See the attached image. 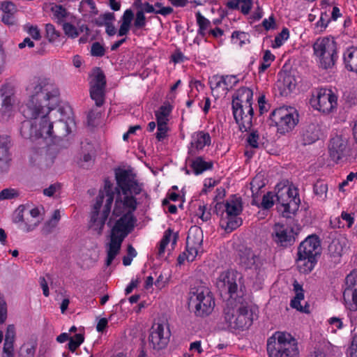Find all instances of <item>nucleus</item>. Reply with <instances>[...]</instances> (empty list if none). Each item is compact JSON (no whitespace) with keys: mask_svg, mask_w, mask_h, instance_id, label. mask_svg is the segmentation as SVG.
<instances>
[{"mask_svg":"<svg viewBox=\"0 0 357 357\" xmlns=\"http://www.w3.org/2000/svg\"><path fill=\"white\" fill-rule=\"evenodd\" d=\"M105 52V48L100 43L98 42L93 43L91 48V54L92 56L98 57L102 56Z\"/></svg>","mask_w":357,"mask_h":357,"instance_id":"0e129e2a","label":"nucleus"},{"mask_svg":"<svg viewBox=\"0 0 357 357\" xmlns=\"http://www.w3.org/2000/svg\"><path fill=\"white\" fill-rule=\"evenodd\" d=\"M211 137L208 133L199 132L197 134L194 141L191 142V146L197 149H202L205 146L210 145Z\"/></svg>","mask_w":357,"mask_h":357,"instance_id":"c9c22d12","label":"nucleus"},{"mask_svg":"<svg viewBox=\"0 0 357 357\" xmlns=\"http://www.w3.org/2000/svg\"><path fill=\"white\" fill-rule=\"evenodd\" d=\"M321 240L317 234H311L302 241L298 245H320Z\"/></svg>","mask_w":357,"mask_h":357,"instance_id":"4d7b16f0","label":"nucleus"},{"mask_svg":"<svg viewBox=\"0 0 357 357\" xmlns=\"http://www.w3.org/2000/svg\"><path fill=\"white\" fill-rule=\"evenodd\" d=\"M121 248V247H109V250H107V259L105 261L106 266H109L111 265L114 259L119 254Z\"/></svg>","mask_w":357,"mask_h":357,"instance_id":"bf43d9fd","label":"nucleus"},{"mask_svg":"<svg viewBox=\"0 0 357 357\" xmlns=\"http://www.w3.org/2000/svg\"><path fill=\"white\" fill-rule=\"evenodd\" d=\"M344 62L348 70L357 73V47L349 48L344 52Z\"/></svg>","mask_w":357,"mask_h":357,"instance_id":"393cba45","label":"nucleus"},{"mask_svg":"<svg viewBox=\"0 0 357 357\" xmlns=\"http://www.w3.org/2000/svg\"><path fill=\"white\" fill-rule=\"evenodd\" d=\"M53 17L59 23L62 22L67 15V12L61 6L55 5L52 7Z\"/></svg>","mask_w":357,"mask_h":357,"instance_id":"09e8293b","label":"nucleus"},{"mask_svg":"<svg viewBox=\"0 0 357 357\" xmlns=\"http://www.w3.org/2000/svg\"><path fill=\"white\" fill-rule=\"evenodd\" d=\"M141 281V275H137L136 278H132L125 289L126 295L130 294L133 291V289L138 286Z\"/></svg>","mask_w":357,"mask_h":357,"instance_id":"69168bd1","label":"nucleus"},{"mask_svg":"<svg viewBox=\"0 0 357 357\" xmlns=\"http://www.w3.org/2000/svg\"><path fill=\"white\" fill-rule=\"evenodd\" d=\"M84 336L82 333H77L73 337H70L68 343V349L71 352H75L77 349L84 342Z\"/></svg>","mask_w":357,"mask_h":357,"instance_id":"c03bdc74","label":"nucleus"},{"mask_svg":"<svg viewBox=\"0 0 357 357\" xmlns=\"http://www.w3.org/2000/svg\"><path fill=\"white\" fill-rule=\"evenodd\" d=\"M196 247H185V250L178 256V261L180 264H183L185 260L192 261L199 253Z\"/></svg>","mask_w":357,"mask_h":357,"instance_id":"e433bc0d","label":"nucleus"},{"mask_svg":"<svg viewBox=\"0 0 357 357\" xmlns=\"http://www.w3.org/2000/svg\"><path fill=\"white\" fill-rule=\"evenodd\" d=\"M7 55L3 43L0 40V75L6 70Z\"/></svg>","mask_w":357,"mask_h":357,"instance_id":"680f3d73","label":"nucleus"},{"mask_svg":"<svg viewBox=\"0 0 357 357\" xmlns=\"http://www.w3.org/2000/svg\"><path fill=\"white\" fill-rule=\"evenodd\" d=\"M172 109L173 106L169 102H165L158 110V115H159V118L161 120L169 121V116Z\"/></svg>","mask_w":357,"mask_h":357,"instance_id":"a18cd8bd","label":"nucleus"},{"mask_svg":"<svg viewBox=\"0 0 357 357\" xmlns=\"http://www.w3.org/2000/svg\"><path fill=\"white\" fill-rule=\"evenodd\" d=\"M169 121L161 120L158 115V142L162 141L168 136L170 130L168 126Z\"/></svg>","mask_w":357,"mask_h":357,"instance_id":"79ce46f5","label":"nucleus"},{"mask_svg":"<svg viewBox=\"0 0 357 357\" xmlns=\"http://www.w3.org/2000/svg\"><path fill=\"white\" fill-rule=\"evenodd\" d=\"M171 332L167 322V318L165 317L160 324H158V337L159 338L160 348L166 347L169 341Z\"/></svg>","mask_w":357,"mask_h":357,"instance_id":"b1692460","label":"nucleus"},{"mask_svg":"<svg viewBox=\"0 0 357 357\" xmlns=\"http://www.w3.org/2000/svg\"><path fill=\"white\" fill-rule=\"evenodd\" d=\"M239 256L241 264L246 268H251L256 262L257 257L249 247H243V249L240 250Z\"/></svg>","mask_w":357,"mask_h":357,"instance_id":"c756f323","label":"nucleus"},{"mask_svg":"<svg viewBox=\"0 0 357 357\" xmlns=\"http://www.w3.org/2000/svg\"><path fill=\"white\" fill-rule=\"evenodd\" d=\"M294 288L296 291L295 297L291 301L290 305L291 307L295 308L301 312H305L303 306L301 305V301L304 299V294L303 293V289L301 286L295 282L294 284Z\"/></svg>","mask_w":357,"mask_h":357,"instance_id":"f704fd0d","label":"nucleus"},{"mask_svg":"<svg viewBox=\"0 0 357 357\" xmlns=\"http://www.w3.org/2000/svg\"><path fill=\"white\" fill-rule=\"evenodd\" d=\"M19 196V191L15 188H5L0 192V201L12 199Z\"/></svg>","mask_w":357,"mask_h":357,"instance_id":"603ef678","label":"nucleus"},{"mask_svg":"<svg viewBox=\"0 0 357 357\" xmlns=\"http://www.w3.org/2000/svg\"><path fill=\"white\" fill-rule=\"evenodd\" d=\"M272 235L277 243H287L291 245L295 243L298 233L295 232L293 228L288 229L284 228V225L278 223L275 225V234Z\"/></svg>","mask_w":357,"mask_h":357,"instance_id":"6ab92c4d","label":"nucleus"},{"mask_svg":"<svg viewBox=\"0 0 357 357\" xmlns=\"http://www.w3.org/2000/svg\"><path fill=\"white\" fill-rule=\"evenodd\" d=\"M286 197V199L284 198L280 192L276 194L277 210L284 218H291V215L296 214L301 204L297 188H288Z\"/></svg>","mask_w":357,"mask_h":357,"instance_id":"9b49d317","label":"nucleus"},{"mask_svg":"<svg viewBox=\"0 0 357 357\" xmlns=\"http://www.w3.org/2000/svg\"><path fill=\"white\" fill-rule=\"evenodd\" d=\"M343 298L347 308L350 311L357 310V271H352L347 276Z\"/></svg>","mask_w":357,"mask_h":357,"instance_id":"2eb2a0df","label":"nucleus"},{"mask_svg":"<svg viewBox=\"0 0 357 357\" xmlns=\"http://www.w3.org/2000/svg\"><path fill=\"white\" fill-rule=\"evenodd\" d=\"M62 26L65 34L70 38H76L81 33L86 32L87 33L89 31L87 26L84 24L76 27L70 23L65 22Z\"/></svg>","mask_w":357,"mask_h":357,"instance_id":"c85d7f7f","label":"nucleus"},{"mask_svg":"<svg viewBox=\"0 0 357 357\" xmlns=\"http://www.w3.org/2000/svg\"><path fill=\"white\" fill-rule=\"evenodd\" d=\"M321 247H298L297 265L299 271L308 273L314 268Z\"/></svg>","mask_w":357,"mask_h":357,"instance_id":"f8f14e48","label":"nucleus"},{"mask_svg":"<svg viewBox=\"0 0 357 357\" xmlns=\"http://www.w3.org/2000/svg\"><path fill=\"white\" fill-rule=\"evenodd\" d=\"M146 24V18L143 10H137L134 20V26L137 29L142 28Z\"/></svg>","mask_w":357,"mask_h":357,"instance_id":"e2e57ef3","label":"nucleus"},{"mask_svg":"<svg viewBox=\"0 0 357 357\" xmlns=\"http://www.w3.org/2000/svg\"><path fill=\"white\" fill-rule=\"evenodd\" d=\"M178 237V234L174 233L173 230L169 228L165 231L162 238L158 245H167L169 243H172V245H174L176 243Z\"/></svg>","mask_w":357,"mask_h":357,"instance_id":"37998d69","label":"nucleus"},{"mask_svg":"<svg viewBox=\"0 0 357 357\" xmlns=\"http://www.w3.org/2000/svg\"><path fill=\"white\" fill-rule=\"evenodd\" d=\"M105 83L102 72L99 68L94 69L91 74L90 94L98 106L103 103Z\"/></svg>","mask_w":357,"mask_h":357,"instance_id":"dca6fc26","label":"nucleus"},{"mask_svg":"<svg viewBox=\"0 0 357 357\" xmlns=\"http://www.w3.org/2000/svg\"><path fill=\"white\" fill-rule=\"evenodd\" d=\"M133 19V12L130 9L126 10L121 17V24L118 31L119 36H123L128 34L130 29Z\"/></svg>","mask_w":357,"mask_h":357,"instance_id":"a878e982","label":"nucleus"},{"mask_svg":"<svg viewBox=\"0 0 357 357\" xmlns=\"http://www.w3.org/2000/svg\"><path fill=\"white\" fill-rule=\"evenodd\" d=\"M59 89L50 79L35 77L26 88V100L21 107L27 120L22 123L20 133L24 138L52 142L56 137L54 124L59 126L67 135L75 128L70 107L56 109L59 102Z\"/></svg>","mask_w":357,"mask_h":357,"instance_id":"f257e3e1","label":"nucleus"},{"mask_svg":"<svg viewBox=\"0 0 357 357\" xmlns=\"http://www.w3.org/2000/svg\"><path fill=\"white\" fill-rule=\"evenodd\" d=\"M227 218L226 225H225L222 221L221 226L227 233L231 232L242 224V220L240 218H237V216H227Z\"/></svg>","mask_w":357,"mask_h":357,"instance_id":"58836bf2","label":"nucleus"},{"mask_svg":"<svg viewBox=\"0 0 357 357\" xmlns=\"http://www.w3.org/2000/svg\"><path fill=\"white\" fill-rule=\"evenodd\" d=\"M213 162H206L202 157H197L192 161L190 167L196 175L202 174L204 171L213 167Z\"/></svg>","mask_w":357,"mask_h":357,"instance_id":"473e14b6","label":"nucleus"},{"mask_svg":"<svg viewBox=\"0 0 357 357\" xmlns=\"http://www.w3.org/2000/svg\"><path fill=\"white\" fill-rule=\"evenodd\" d=\"M313 190L316 195L319 197H326L328 190V185L324 181H317L314 185Z\"/></svg>","mask_w":357,"mask_h":357,"instance_id":"5fc2aeb1","label":"nucleus"},{"mask_svg":"<svg viewBox=\"0 0 357 357\" xmlns=\"http://www.w3.org/2000/svg\"><path fill=\"white\" fill-rule=\"evenodd\" d=\"M26 206V220H30V218H33L32 225L38 226L42 220L40 211L37 207H31L29 204Z\"/></svg>","mask_w":357,"mask_h":357,"instance_id":"4c0bfd02","label":"nucleus"},{"mask_svg":"<svg viewBox=\"0 0 357 357\" xmlns=\"http://www.w3.org/2000/svg\"><path fill=\"white\" fill-rule=\"evenodd\" d=\"M61 185L59 183H54L50 185L48 188L43 190V193L45 196L52 197L59 191Z\"/></svg>","mask_w":357,"mask_h":357,"instance_id":"338daca9","label":"nucleus"},{"mask_svg":"<svg viewBox=\"0 0 357 357\" xmlns=\"http://www.w3.org/2000/svg\"><path fill=\"white\" fill-rule=\"evenodd\" d=\"M302 137L303 144H311L319 137V129L315 123H308L303 128Z\"/></svg>","mask_w":357,"mask_h":357,"instance_id":"5701e85b","label":"nucleus"},{"mask_svg":"<svg viewBox=\"0 0 357 357\" xmlns=\"http://www.w3.org/2000/svg\"><path fill=\"white\" fill-rule=\"evenodd\" d=\"M133 19V12L130 9L126 10L121 17V24L118 31L119 36H123L128 34L130 29Z\"/></svg>","mask_w":357,"mask_h":357,"instance_id":"bb28decb","label":"nucleus"},{"mask_svg":"<svg viewBox=\"0 0 357 357\" xmlns=\"http://www.w3.org/2000/svg\"><path fill=\"white\" fill-rule=\"evenodd\" d=\"M1 94L3 98L0 115L3 121L8 120L14 113L13 90L10 85L6 84L1 88Z\"/></svg>","mask_w":357,"mask_h":357,"instance_id":"f3484780","label":"nucleus"},{"mask_svg":"<svg viewBox=\"0 0 357 357\" xmlns=\"http://www.w3.org/2000/svg\"><path fill=\"white\" fill-rule=\"evenodd\" d=\"M188 304L190 308L198 317H206L210 314L215 306L211 291L203 284L191 289Z\"/></svg>","mask_w":357,"mask_h":357,"instance_id":"423d86ee","label":"nucleus"},{"mask_svg":"<svg viewBox=\"0 0 357 357\" xmlns=\"http://www.w3.org/2000/svg\"><path fill=\"white\" fill-rule=\"evenodd\" d=\"M312 106L325 114H328L337 107V96L326 89H321L316 98L310 100Z\"/></svg>","mask_w":357,"mask_h":357,"instance_id":"ddd939ff","label":"nucleus"},{"mask_svg":"<svg viewBox=\"0 0 357 357\" xmlns=\"http://www.w3.org/2000/svg\"><path fill=\"white\" fill-rule=\"evenodd\" d=\"M12 144L9 136H0V172L8 171L11 165V153L10 149Z\"/></svg>","mask_w":357,"mask_h":357,"instance_id":"a211bd4d","label":"nucleus"},{"mask_svg":"<svg viewBox=\"0 0 357 357\" xmlns=\"http://www.w3.org/2000/svg\"><path fill=\"white\" fill-rule=\"evenodd\" d=\"M25 220H26V206L20 205L15 211V213L13 215V221L15 223L20 224V227L21 228V225H23V223H24Z\"/></svg>","mask_w":357,"mask_h":357,"instance_id":"49530a36","label":"nucleus"},{"mask_svg":"<svg viewBox=\"0 0 357 357\" xmlns=\"http://www.w3.org/2000/svg\"><path fill=\"white\" fill-rule=\"evenodd\" d=\"M197 23L199 26L198 34L204 37L206 31L210 27L211 22L204 17L200 12L196 13Z\"/></svg>","mask_w":357,"mask_h":357,"instance_id":"a19ab883","label":"nucleus"},{"mask_svg":"<svg viewBox=\"0 0 357 357\" xmlns=\"http://www.w3.org/2000/svg\"><path fill=\"white\" fill-rule=\"evenodd\" d=\"M41 160L46 162L47 165H50L54 162L56 157L55 149L52 146L43 147L40 150Z\"/></svg>","mask_w":357,"mask_h":357,"instance_id":"ea45409f","label":"nucleus"},{"mask_svg":"<svg viewBox=\"0 0 357 357\" xmlns=\"http://www.w3.org/2000/svg\"><path fill=\"white\" fill-rule=\"evenodd\" d=\"M266 349L268 357H298L296 339L287 332L276 331L268 338Z\"/></svg>","mask_w":357,"mask_h":357,"instance_id":"39448f33","label":"nucleus"},{"mask_svg":"<svg viewBox=\"0 0 357 357\" xmlns=\"http://www.w3.org/2000/svg\"><path fill=\"white\" fill-rule=\"evenodd\" d=\"M328 238L331 240L328 241L329 245H345L347 244L346 238L336 232L331 233Z\"/></svg>","mask_w":357,"mask_h":357,"instance_id":"8fccbe9b","label":"nucleus"},{"mask_svg":"<svg viewBox=\"0 0 357 357\" xmlns=\"http://www.w3.org/2000/svg\"><path fill=\"white\" fill-rule=\"evenodd\" d=\"M236 277V273L232 270H228L220 274L217 278L216 287L221 294L229 295L231 299L235 298L238 290Z\"/></svg>","mask_w":357,"mask_h":357,"instance_id":"4468645a","label":"nucleus"},{"mask_svg":"<svg viewBox=\"0 0 357 357\" xmlns=\"http://www.w3.org/2000/svg\"><path fill=\"white\" fill-rule=\"evenodd\" d=\"M281 78L278 81L277 86L281 96H287L296 87V79L294 75L287 73L282 74Z\"/></svg>","mask_w":357,"mask_h":357,"instance_id":"412c9836","label":"nucleus"},{"mask_svg":"<svg viewBox=\"0 0 357 357\" xmlns=\"http://www.w3.org/2000/svg\"><path fill=\"white\" fill-rule=\"evenodd\" d=\"M289 36V32L287 28H283L282 31L275 36L274 47H280L282 45V41L287 40Z\"/></svg>","mask_w":357,"mask_h":357,"instance_id":"13d9d810","label":"nucleus"},{"mask_svg":"<svg viewBox=\"0 0 357 357\" xmlns=\"http://www.w3.org/2000/svg\"><path fill=\"white\" fill-rule=\"evenodd\" d=\"M274 195L271 192H268L266 194L264 195L262 198V202H261V207L263 209H269L274 204L273 201Z\"/></svg>","mask_w":357,"mask_h":357,"instance_id":"6e6d98bb","label":"nucleus"},{"mask_svg":"<svg viewBox=\"0 0 357 357\" xmlns=\"http://www.w3.org/2000/svg\"><path fill=\"white\" fill-rule=\"evenodd\" d=\"M332 333H336L344 327L342 319L338 317H332L327 320Z\"/></svg>","mask_w":357,"mask_h":357,"instance_id":"3c124183","label":"nucleus"},{"mask_svg":"<svg viewBox=\"0 0 357 357\" xmlns=\"http://www.w3.org/2000/svg\"><path fill=\"white\" fill-rule=\"evenodd\" d=\"M314 54L319 58L321 68H332L337 59V43L334 39L324 38L313 45Z\"/></svg>","mask_w":357,"mask_h":357,"instance_id":"1a4fd4ad","label":"nucleus"},{"mask_svg":"<svg viewBox=\"0 0 357 357\" xmlns=\"http://www.w3.org/2000/svg\"><path fill=\"white\" fill-rule=\"evenodd\" d=\"M275 56L270 50H266L263 56L264 62L259 67V73H264L270 66L271 61H274Z\"/></svg>","mask_w":357,"mask_h":357,"instance_id":"de8ad7c7","label":"nucleus"},{"mask_svg":"<svg viewBox=\"0 0 357 357\" xmlns=\"http://www.w3.org/2000/svg\"><path fill=\"white\" fill-rule=\"evenodd\" d=\"M114 190L113 183L106 179L104 187L99 191L92 206L90 228L98 234L101 232L114 206Z\"/></svg>","mask_w":357,"mask_h":357,"instance_id":"7ed1b4c3","label":"nucleus"},{"mask_svg":"<svg viewBox=\"0 0 357 357\" xmlns=\"http://www.w3.org/2000/svg\"><path fill=\"white\" fill-rule=\"evenodd\" d=\"M271 126L277 127L278 132L285 134L291 130L298 122V114L291 113L284 107L274 109L270 114Z\"/></svg>","mask_w":357,"mask_h":357,"instance_id":"9d476101","label":"nucleus"},{"mask_svg":"<svg viewBox=\"0 0 357 357\" xmlns=\"http://www.w3.org/2000/svg\"><path fill=\"white\" fill-rule=\"evenodd\" d=\"M328 153L336 163L340 160L351 162L357 158V148H352L348 139L342 135H336L331 139Z\"/></svg>","mask_w":357,"mask_h":357,"instance_id":"6e6552de","label":"nucleus"},{"mask_svg":"<svg viewBox=\"0 0 357 357\" xmlns=\"http://www.w3.org/2000/svg\"><path fill=\"white\" fill-rule=\"evenodd\" d=\"M47 36L50 41L54 42L59 37V33L56 31L54 26L51 24H46L45 26Z\"/></svg>","mask_w":357,"mask_h":357,"instance_id":"052dcab7","label":"nucleus"},{"mask_svg":"<svg viewBox=\"0 0 357 357\" xmlns=\"http://www.w3.org/2000/svg\"><path fill=\"white\" fill-rule=\"evenodd\" d=\"M348 354L350 357H357V335H355L348 349Z\"/></svg>","mask_w":357,"mask_h":357,"instance_id":"774afa93","label":"nucleus"},{"mask_svg":"<svg viewBox=\"0 0 357 357\" xmlns=\"http://www.w3.org/2000/svg\"><path fill=\"white\" fill-rule=\"evenodd\" d=\"M252 91L248 87H241L233 96L232 112L236 123L241 132L250 130L252 126L254 109Z\"/></svg>","mask_w":357,"mask_h":357,"instance_id":"20e7f679","label":"nucleus"},{"mask_svg":"<svg viewBox=\"0 0 357 357\" xmlns=\"http://www.w3.org/2000/svg\"><path fill=\"white\" fill-rule=\"evenodd\" d=\"M15 328L14 325H8L5 334L4 344L1 357H14V343L15 340Z\"/></svg>","mask_w":357,"mask_h":357,"instance_id":"aec40b11","label":"nucleus"},{"mask_svg":"<svg viewBox=\"0 0 357 357\" xmlns=\"http://www.w3.org/2000/svg\"><path fill=\"white\" fill-rule=\"evenodd\" d=\"M115 176L119 189L115 188V203L110 219H119L112 229L109 245H121L133 230L137 222L135 211L139 199L136 196L142 192V187L131 171L119 169L116 171Z\"/></svg>","mask_w":357,"mask_h":357,"instance_id":"f03ea898","label":"nucleus"},{"mask_svg":"<svg viewBox=\"0 0 357 357\" xmlns=\"http://www.w3.org/2000/svg\"><path fill=\"white\" fill-rule=\"evenodd\" d=\"M225 319L231 328H248L252 323V312L242 304L233 306L232 301L230 300L225 309Z\"/></svg>","mask_w":357,"mask_h":357,"instance_id":"0eeeda50","label":"nucleus"},{"mask_svg":"<svg viewBox=\"0 0 357 357\" xmlns=\"http://www.w3.org/2000/svg\"><path fill=\"white\" fill-rule=\"evenodd\" d=\"M342 248V247H328L327 255L334 263H337L340 261Z\"/></svg>","mask_w":357,"mask_h":357,"instance_id":"864d4df0","label":"nucleus"},{"mask_svg":"<svg viewBox=\"0 0 357 357\" xmlns=\"http://www.w3.org/2000/svg\"><path fill=\"white\" fill-rule=\"evenodd\" d=\"M242 211V202L240 197H234L226 202L225 212L227 216H237Z\"/></svg>","mask_w":357,"mask_h":357,"instance_id":"2f4dec72","label":"nucleus"},{"mask_svg":"<svg viewBox=\"0 0 357 357\" xmlns=\"http://www.w3.org/2000/svg\"><path fill=\"white\" fill-rule=\"evenodd\" d=\"M79 12L84 16H93L98 14V10L93 0H82L79 3Z\"/></svg>","mask_w":357,"mask_h":357,"instance_id":"72a5a7b5","label":"nucleus"},{"mask_svg":"<svg viewBox=\"0 0 357 357\" xmlns=\"http://www.w3.org/2000/svg\"><path fill=\"white\" fill-rule=\"evenodd\" d=\"M202 231L199 228H191L186 238V245H202Z\"/></svg>","mask_w":357,"mask_h":357,"instance_id":"7c9ffc66","label":"nucleus"},{"mask_svg":"<svg viewBox=\"0 0 357 357\" xmlns=\"http://www.w3.org/2000/svg\"><path fill=\"white\" fill-rule=\"evenodd\" d=\"M252 0H231L226 5L229 9H240L243 15H248L252 7Z\"/></svg>","mask_w":357,"mask_h":357,"instance_id":"cd10ccee","label":"nucleus"},{"mask_svg":"<svg viewBox=\"0 0 357 357\" xmlns=\"http://www.w3.org/2000/svg\"><path fill=\"white\" fill-rule=\"evenodd\" d=\"M0 9L2 11V22L8 26L15 24V14L17 12L15 5L11 1H4L1 3Z\"/></svg>","mask_w":357,"mask_h":357,"instance_id":"4be33fe9","label":"nucleus"}]
</instances>
